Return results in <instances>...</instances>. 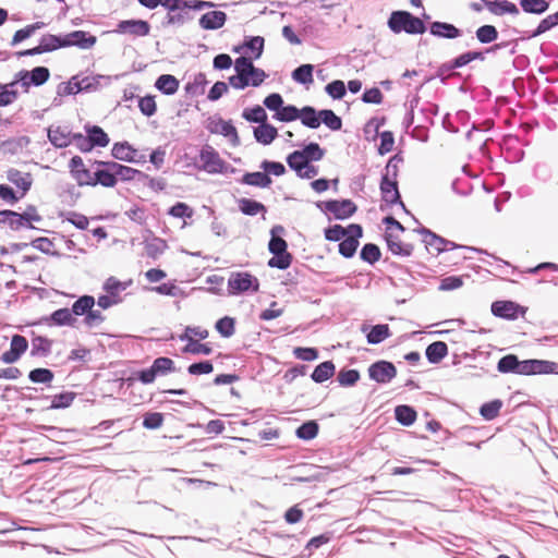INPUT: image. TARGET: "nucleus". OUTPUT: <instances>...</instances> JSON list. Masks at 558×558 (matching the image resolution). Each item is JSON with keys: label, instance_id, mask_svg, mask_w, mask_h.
<instances>
[{"label": "nucleus", "instance_id": "obj_1", "mask_svg": "<svg viewBox=\"0 0 558 558\" xmlns=\"http://www.w3.org/2000/svg\"><path fill=\"white\" fill-rule=\"evenodd\" d=\"M235 75L229 78V83L234 88H244L248 85L257 86L264 78L263 70L253 65L252 61L246 57H240L234 62Z\"/></svg>", "mask_w": 558, "mask_h": 558}, {"label": "nucleus", "instance_id": "obj_2", "mask_svg": "<svg viewBox=\"0 0 558 558\" xmlns=\"http://www.w3.org/2000/svg\"><path fill=\"white\" fill-rule=\"evenodd\" d=\"M383 221L387 226L385 239L389 251L395 255L410 256L414 246L401 240L404 227L391 216L384 218Z\"/></svg>", "mask_w": 558, "mask_h": 558}, {"label": "nucleus", "instance_id": "obj_3", "mask_svg": "<svg viewBox=\"0 0 558 558\" xmlns=\"http://www.w3.org/2000/svg\"><path fill=\"white\" fill-rule=\"evenodd\" d=\"M388 24L395 33L404 31L409 34H422L425 32V25L422 20L404 11L392 13Z\"/></svg>", "mask_w": 558, "mask_h": 558}, {"label": "nucleus", "instance_id": "obj_4", "mask_svg": "<svg viewBox=\"0 0 558 558\" xmlns=\"http://www.w3.org/2000/svg\"><path fill=\"white\" fill-rule=\"evenodd\" d=\"M228 290L231 294L257 292L259 290V281L247 271L232 272L228 280Z\"/></svg>", "mask_w": 558, "mask_h": 558}, {"label": "nucleus", "instance_id": "obj_5", "mask_svg": "<svg viewBox=\"0 0 558 558\" xmlns=\"http://www.w3.org/2000/svg\"><path fill=\"white\" fill-rule=\"evenodd\" d=\"M288 244L280 236H272L269 241L268 248L274 254L268 260V266L278 269H287L292 263V255L287 251Z\"/></svg>", "mask_w": 558, "mask_h": 558}, {"label": "nucleus", "instance_id": "obj_6", "mask_svg": "<svg viewBox=\"0 0 558 558\" xmlns=\"http://www.w3.org/2000/svg\"><path fill=\"white\" fill-rule=\"evenodd\" d=\"M175 371L174 362L169 357H157L151 366L146 369H142L136 373V378L145 384H151L155 381L158 375H166Z\"/></svg>", "mask_w": 558, "mask_h": 558}, {"label": "nucleus", "instance_id": "obj_7", "mask_svg": "<svg viewBox=\"0 0 558 558\" xmlns=\"http://www.w3.org/2000/svg\"><path fill=\"white\" fill-rule=\"evenodd\" d=\"M556 363L543 360H525L518 363V375L550 374L555 372Z\"/></svg>", "mask_w": 558, "mask_h": 558}, {"label": "nucleus", "instance_id": "obj_8", "mask_svg": "<svg viewBox=\"0 0 558 558\" xmlns=\"http://www.w3.org/2000/svg\"><path fill=\"white\" fill-rule=\"evenodd\" d=\"M397 375L396 366L388 361H378L368 367V376L378 384H387Z\"/></svg>", "mask_w": 558, "mask_h": 558}, {"label": "nucleus", "instance_id": "obj_9", "mask_svg": "<svg viewBox=\"0 0 558 558\" xmlns=\"http://www.w3.org/2000/svg\"><path fill=\"white\" fill-rule=\"evenodd\" d=\"M420 233L423 235L426 248L436 254L459 247L456 243L435 234L428 229L423 228L420 230Z\"/></svg>", "mask_w": 558, "mask_h": 558}, {"label": "nucleus", "instance_id": "obj_10", "mask_svg": "<svg viewBox=\"0 0 558 558\" xmlns=\"http://www.w3.org/2000/svg\"><path fill=\"white\" fill-rule=\"evenodd\" d=\"M49 70L45 66H37L32 71H21L17 78L22 84V92L26 93L31 84L41 85L49 78Z\"/></svg>", "mask_w": 558, "mask_h": 558}, {"label": "nucleus", "instance_id": "obj_11", "mask_svg": "<svg viewBox=\"0 0 558 558\" xmlns=\"http://www.w3.org/2000/svg\"><path fill=\"white\" fill-rule=\"evenodd\" d=\"M349 235H347L339 244V253L345 257H352L359 246V238L362 236V228L359 225L349 226Z\"/></svg>", "mask_w": 558, "mask_h": 558}, {"label": "nucleus", "instance_id": "obj_12", "mask_svg": "<svg viewBox=\"0 0 558 558\" xmlns=\"http://www.w3.org/2000/svg\"><path fill=\"white\" fill-rule=\"evenodd\" d=\"M199 159L203 169L209 173H218L223 170V160L220 158L219 154L210 146H206L202 149Z\"/></svg>", "mask_w": 558, "mask_h": 558}, {"label": "nucleus", "instance_id": "obj_13", "mask_svg": "<svg viewBox=\"0 0 558 558\" xmlns=\"http://www.w3.org/2000/svg\"><path fill=\"white\" fill-rule=\"evenodd\" d=\"M28 342L24 336L14 335L11 339L10 349L2 353L1 361L7 364L16 362L27 350Z\"/></svg>", "mask_w": 558, "mask_h": 558}, {"label": "nucleus", "instance_id": "obj_14", "mask_svg": "<svg viewBox=\"0 0 558 558\" xmlns=\"http://www.w3.org/2000/svg\"><path fill=\"white\" fill-rule=\"evenodd\" d=\"M150 26L146 21L143 20H126L121 21L116 32L119 34H128L135 37H144L149 34Z\"/></svg>", "mask_w": 558, "mask_h": 558}, {"label": "nucleus", "instance_id": "obj_15", "mask_svg": "<svg viewBox=\"0 0 558 558\" xmlns=\"http://www.w3.org/2000/svg\"><path fill=\"white\" fill-rule=\"evenodd\" d=\"M92 80L84 77L80 80L77 76H73L70 81L60 83L57 87V94L59 96L75 95L82 90H88L92 88Z\"/></svg>", "mask_w": 558, "mask_h": 558}, {"label": "nucleus", "instance_id": "obj_16", "mask_svg": "<svg viewBox=\"0 0 558 558\" xmlns=\"http://www.w3.org/2000/svg\"><path fill=\"white\" fill-rule=\"evenodd\" d=\"M380 192L383 202H385L387 205H395L400 203V205L404 207L400 199L397 180H391L389 175H384L380 182Z\"/></svg>", "mask_w": 558, "mask_h": 558}, {"label": "nucleus", "instance_id": "obj_17", "mask_svg": "<svg viewBox=\"0 0 558 558\" xmlns=\"http://www.w3.org/2000/svg\"><path fill=\"white\" fill-rule=\"evenodd\" d=\"M62 44L64 47L68 46H77L82 49L92 48L96 44V37L88 35L83 31H75L69 33L62 37Z\"/></svg>", "mask_w": 558, "mask_h": 558}, {"label": "nucleus", "instance_id": "obj_18", "mask_svg": "<svg viewBox=\"0 0 558 558\" xmlns=\"http://www.w3.org/2000/svg\"><path fill=\"white\" fill-rule=\"evenodd\" d=\"M207 130L214 134H220L231 141H238V132L230 121H225L220 118L209 119L207 122Z\"/></svg>", "mask_w": 558, "mask_h": 558}, {"label": "nucleus", "instance_id": "obj_19", "mask_svg": "<svg viewBox=\"0 0 558 558\" xmlns=\"http://www.w3.org/2000/svg\"><path fill=\"white\" fill-rule=\"evenodd\" d=\"M326 209L337 219H345L355 213L356 206L350 199L329 201L326 203Z\"/></svg>", "mask_w": 558, "mask_h": 558}, {"label": "nucleus", "instance_id": "obj_20", "mask_svg": "<svg viewBox=\"0 0 558 558\" xmlns=\"http://www.w3.org/2000/svg\"><path fill=\"white\" fill-rule=\"evenodd\" d=\"M520 310L521 306L512 301H495L492 304V313L506 319L517 318Z\"/></svg>", "mask_w": 558, "mask_h": 558}, {"label": "nucleus", "instance_id": "obj_21", "mask_svg": "<svg viewBox=\"0 0 558 558\" xmlns=\"http://www.w3.org/2000/svg\"><path fill=\"white\" fill-rule=\"evenodd\" d=\"M59 47H64V45L62 44V37H58L56 35L48 34V35H45L41 37L39 46H37L33 49H28V50L22 52V54L34 56V54L41 53L44 51L54 50Z\"/></svg>", "mask_w": 558, "mask_h": 558}, {"label": "nucleus", "instance_id": "obj_22", "mask_svg": "<svg viewBox=\"0 0 558 558\" xmlns=\"http://www.w3.org/2000/svg\"><path fill=\"white\" fill-rule=\"evenodd\" d=\"M99 166H106L116 172L117 179L120 178L123 181H132L142 172L134 168L123 166L114 161H97Z\"/></svg>", "mask_w": 558, "mask_h": 558}, {"label": "nucleus", "instance_id": "obj_23", "mask_svg": "<svg viewBox=\"0 0 558 558\" xmlns=\"http://www.w3.org/2000/svg\"><path fill=\"white\" fill-rule=\"evenodd\" d=\"M7 178L11 183L22 190L21 197L28 192L33 183L31 173H25L17 169L8 170Z\"/></svg>", "mask_w": 558, "mask_h": 558}, {"label": "nucleus", "instance_id": "obj_24", "mask_svg": "<svg viewBox=\"0 0 558 558\" xmlns=\"http://www.w3.org/2000/svg\"><path fill=\"white\" fill-rule=\"evenodd\" d=\"M227 15L222 11H210L202 15L199 25L204 29H218L226 23Z\"/></svg>", "mask_w": 558, "mask_h": 558}, {"label": "nucleus", "instance_id": "obj_25", "mask_svg": "<svg viewBox=\"0 0 558 558\" xmlns=\"http://www.w3.org/2000/svg\"><path fill=\"white\" fill-rule=\"evenodd\" d=\"M112 156L116 159L129 162H136L137 151L132 148L128 143H116L111 150Z\"/></svg>", "mask_w": 558, "mask_h": 558}, {"label": "nucleus", "instance_id": "obj_26", "mask_svg": "<svg viewBox=\"0 0 558 558\" xmlns=\"http://www.w3.org/2000/svg\"><path fill=\"white\" fill-rule=\"evenodd\" d=\"M277 129L268 123L263 122L254 129V136L257 142L268 145L277 137Z\"/></svg>", "mask_w": 558, "mask_h": 558}, {"label": "nucleus", "instance_id": "obj_27", "mask_svg": "<svg viewBox=\"0 0 558 558\" xmlns=\"http://www.w3.org/2000/svg\"><path fill=\"white\" fill-rule=\"evenodd\" d=\"M50 320L53 325L70 327H74L77 323L76 317H74L71 310L66 307L54 311L50 316Z\"/></svg>", "mask_w": 558, "mask_h": 558}, {"label": "nucleus", "instance_id": "obj_28", "mask_svg": "<svg viewBox=\"0 0 558 558\" xmlns=\"http://www.w3.org/2000/svg\"><path fill=\"white\" fill-rule=\"evenodd\" d=\"M22 92V84L16 78L10 84L4 85L3 90L0 92V105H10L16 100L17 94Z\"/></svg>", "mask_w": 558, "mask_h": 558}, {"label": "nucleus", "instance_id": "obj_29", "mask_svg": "<svg viewBox=\"0 0 558 558\" xmlns=\"http://www.w3.org/2000/svg\"><path fill=\"white\" fill-rule=\"evenodd\" d=\"M448 354V347L442 341H435L426 348V357L430 363H439Z\"/></svg>", "mask_w": 558, "mask_h": 558}, {"label": "nucleus", "instance_id": "obj_30", "mask_svg": "<svg viewBox=\"0 0 558 558\" xmlns=\"http://www.w3.org/2000/svg\"><path fill=\"white\" fill-rule=\"evenodd\" d=\"M335 364L331 361H326L317 365L312 373V379L315 383H324L335 374Z\"/></svg>", "mask_w": 558, "mask_h": 558}, {"label": "nucleus", "instance_id": "obj_31", "mask_svg": "<svg viewBox=\"0 0 558 558\" xmlns=\"http://www.w3.org/2000/svg\"><path fill=\"white\" fill-rule=\"evenodd\" d=\"M430 33L435 36L456 38L460 36V31L452 24L434 22L430 26Z\"/></svg>", "mask_w": 558, "mask_h": 558}, {"label": "nucleus", "instance_id": "obj_32", "mask_svg": "<svg viewBox=\"0 0 558 558\" xmlns=\"http://www.w3.org/2000/svg\"><path fill=\"white\" fill-rule=\"evenodd\" d=\"M95 306V299L92 295H83L78 298L72 305L71 312L73 316H85Z\"/></svg>", "mask_w": 558, "mask_h": 558}, {"label": "nucleus", "instance_id": "obj_33", "mask_svg": "<svg viewBox=\"0 0 558 558\" xmlns=\"http://www.w3.org/2000/svg\"><path fill=\"white\" fill-rule=\"evenodd\" d=\"M298 119L308 128L316 129L320 125L319 113H316L313 107H302L298 111Z\"/></svg>", "mask_w": 558, "mask_h": 558}, {"label": "nucleus", "instance_id": "obj_34", "mask_svg": "<svg viewBox=\"0 0 558 558\" xmlns=\"http://www.w3.org/2000/svg\"><path fill=\"white\" fill-rule=\"evenodd\" d=\"M93 178L95 185L100 184L105 187H113L118 182L116 172L110 168L95 171Z\"/></svg>", "mask_w": 558, "mask_h": 558}, {"label": "nucleus", "instance_id": "obj_35", "mask_svg": "<svg viewBox=\"0 0 558 558\" xmlns=\"http://www.w3.org/2000/svg\"><path fill=\"white\" fill-rule=\"evenodd\" d=\"M48 137L51 144L59 148L69 146L73 138L70 133L64 132L60 128L50 129Z\"/></svg>", "mask_w": 558, "mask_h": 558}, {"label": "nucleus", "instance_id": "obj_36", "mask_svg": "<svg viewBox=\"0 0 558 558\" xmlns=\"http://www.w3.org/2000/svg\"><path fill=\"white\" fill-rule=\"evenodd\" d=\"M23 216L13 210L0 211V225H8L12 230H19L23 227Z\"/></svg>", "mask_w": 558, "mask_h": 558}, {"label": "nucleus", "instance_id": "obj_37", "mask_svg": "<svg viewBox=\"0 0 558 558\" xmlns=\"http://www.w3.org/2000/svg\"><path fill=\"white\" fill-rule=\"evenodd\" d=\"M155 85L160 92L167 95H171L177 92L179 87V81L173 75L163 74L158 77Z\"/></svg>", "mask_w": 558, "mask_h": 558}, {"label": "nucleus", "instance_id": "obj_38", "mask_svg": "<svg viewBox=\"0 0 558 558\" xmlns=\"http://www.w3.org/2000/svg\"><path fill=\"white\" fill-rule=\"evenodd\" d=\"M391 336L389 326L387 324H379L374 326L367 333V342L377 344Z\"/></svg>", "mask_w": 558, "mask_h": 558}, {"label": "nucleus", "instance_id": "obj_39", "mask_svg": "<svg viewBox=\"0 0 558 558\" xmlns=\"http://www.w3.org/2000/svg\"><path fill=\"white\" fill-rule=\"evenodd\" d=\"M243 183L253 185L267 187L271 184V179L266 172H248L243 175Z\"/></svg>", "mask_w": 558, "mask_h": 558}, {"label": "nucleus", "instance_id": "obj_40", "mask_svg": "<svg viewBox=\"0 0 558 558\" xmlns=\"http://www.w3.org/2000/svg\"><path fill=\"white\" fill-rule=\"evenodd\" d=\"M209 336V331L201 326H187L182 335L179 336L181 341H196L204 340Z\"/></svg>", "mask_w": 558, "mask_h": 558}, {"label": "nucleus", "instance_id": "obj_41", "mask_svg": "<svg viewBox=\"0 0 558 558\" xmlns=\"http://www.w3.org/2000/svg\"><path fill=\"white\" fill-rule=\"evenodd\" d=\"M488 9L493 14L502 15L506 13L517 15L519 14V9L512 2L507 0L495 1L488 4Z\"/></svg>", "mask_w": 558, "mask_h": 558}, {"label": "nucleus", "instance_id": "obj_42", "mask_svg": "<svg viewBox=\"0 0 558 558\" xmlns=\"http://www.w3.org/2000/svg\"><path fill=\"white\" fill-rule=\"evenodd\" d=\"M476 59L483 60L484 59L483 53L476 52V51H469V52L462 53L461 56L457 57L451 62L446 63V68L448 70L462 68V66L466 65L468 63H470L471 61L476 60Z\"/></svg>", "mask_w": 558, "mask_h": 558}, {"label": "nucleus", "instance_id": "obj_43", "mask_svg": "<svg viewBox=\"0 0 558 558\" xmlns=\"http://www.w3.org/2000/svg\"><path fill=\"white\" fill-rule=\"evenodd\" d=\"M396 418L404 426L413 424L416 420V412L409 405H398L396 408Z\"/></svg>", "mask_w": 558, "mask_h": 558}, {"label": "nucleus", "instance_id": "obj_44", "mask_svg": "<svg viewBox=\"0 0 558 558\" xmlns=\"http://www.w3.org/2000/svg\"><path fill=\"white\" fill-rule=\"evenodd\" d=\"M240 210L247 216H255L259 213H265L266 207L256 201L250 198H242L239 201Z\"/></svg>", "mask_w": 558, "mask_h": 558}, {"label": "nucleus", "instance_id": "obj_45", "mask_svg": "<svg viewBox=\"0 0 558 558\" xmlns=\"http://www.w3.org/2000/svg\"><path fill=\"white\" fill-rule=\"evenodd\" d=\"M168 215L173 218L191 219L194 216V209L183 202H178L168 210Z\"/></svg>", "mask_w": 558, "mask_h": 558}, {"label": "nucleus", "instance_id": "obj_46", "mask_svg": "<svg viewBox=\"0 0 558 558\" xmlns=\"http://www.w3.org/2000/svg\"><path fill=\"white\" fill-rule=\"evenodd\" d=\"M519 359L514 354H507L502 356L497 364V369L500 373H513L517 374Z\"/></svg>", "mask_w": 558, "mask_h": 558}, {"label": "nucleus", "instance_id": "obj_47", "mask_svg": "<svg viewBox=\"0 0 558 558\" xmlns=\"http://www.w3.org/2000/svg\"><path fill=\"white\" fill-rule=\"evenodd\" d=\"M215 328L222 337L229 338L235 331V319L229 316H225L217 320Z\"/></svg>", "mask_w": 558, "mask_h": 558}, {"label": "nucleus", "instance_id": "obj_48", "mask_svg": "<svg viewBox=\"0 0 558 558\" xmlns=\"http://www.w3.org/2000/svg\"><path fill=\"white\" fill-rule=\"evenodd\" d=\"M520 4L523 11L533 14H542L549 7V3L546 0H521Z\"/></svg>", "mask_w": 558, "mask_h": 558}, {"label": "nucleus", "instance_id": "obj_49", "mask_svg": "<svg viewBox=\"0 0 558 558\" xmlns=\"http://www.w3.org/2000/svg\"><path fill=\"white\" fill-rule=\"evenodd\" d=\"M501 407L502 402L500 400H493L484 403L480 409V413L485 420L490 421L499 415Z\"/></svg>", "mask_w": 558, "mask_h": 558}, {"label": "nucleus", "instance_id": "obj_50", "mask_svg": "<svg viewBox=\"0 0 558 558\" xmlns=\"http://www.w3.org/2000/svg\"><path fill=\"white\" fill-rule=\"evenodd\" d=\"M360 256L364 262L374 264L379 260L381 253L376 244L367 243L362 247Z\"/></svg>", "mask_w": 558, "mask_h": 558}, {"label": "nucleus", "instance_id": "obj_51", "mask_svg": "<svg viewBox=\"0 0 558 558\" xmlns=\"http://www.w3.org/2000/svg\"><path fill=\"white\" fill-rule=\"evenodd\" d=\"M320 123H324L330 130L337 131L342 126L341 119L331 110L319 111Z\"/></svg>", "mask_w": 558, "mask_h": 558}, {"label": "nucleus", "instance_id": "obj_52", "mask_svg": "<svg viewBox=\"0 0 558 558\" xmlns=\"http://www.w3.org/2000/svg\"><path fill=\"white\" fill-rule=\"evenodd\" d=\"M271 110H275V118L284 121L290 122L298 119V107H268Z\"/></svg>", "mask_w": 558, "mask_h": 558}, {"label": "nucleus", "instance_id": "obj_53", "mask_svg": "<svg viewBox=\"0 0 558 558\" xmlns=\"http://www.w3.org/2000/svg\"><path fill=\"white\" fill-rule=\"evenodd\" d=\"M45 26V23L43 22H37V23H34V24H31V25H27L25 28H22V29H19L17 32H15L14 36H13V39H12V45L15 46L17 45L19 43L23 41L24 39L28 38L29 36H32L37 29H40Z\"/></svg>", "mask_w": 558, "mask_h": 558}, {"label": "nucleus", "instance_id": "obj_54", "mask_svg": "<svg viewBox=\"0 0 558 558\" xmlns=\"http://www.w3.org/2000/svg\"><path fill=\"white\" fill-rule=\"evenodd\" d=\"M318 434V424L315 421L303 423L298 429L296 435L301 439L310 440Z\"/></svg>", "mask_w": 558, "mask_h": 558}, {"label": "nucleus", "instance_id": "obj_55", "mask_svg": "<svg viewBox=\"0 0 558 558\" xmlns=\"http://www.w3.org/2000/svg\"><path fill=\"white\" fill-rule=\"evenodd\" d=\"M360 379V373L356 369H341L338 373L337 380L340 386H353Z\"/></svg>", "mask_w": 558, "mask_h": 558}, {"label": "nucleus", "instance_id": "obj_56", "mask_svg": "<svg viewBox=\"0 0 558 558\" xmlns=\"http://www.w3.org/2000/svg\"><path fill=\"white\" fill-rule=\"evenodd\" d=\"M287 162L290 168L295 170L299 173L303 171V169L307 166L306 157H304L301 150H295L290 154L287 158Z\"/></svg>", "mask_w": 558, "mask_h": 558}, {"label": "nucleus", "instance_id": "obj_57", "mask_svg": "<svg viewBox=\"0 0 558 558\" xmlns=\"http://www.w3.org/2000/svg\"><path fill=\"white\" fill-rule=\"evenodd\" d=\"M75 397H76V395L72 391H66V392H61V393L54 395L50 407L52 409L68 408L72 404Z\"/></svg>", "mask_w": 558, "mask_h": 558}, {"label": "nucleus", "instance_id": "obj_58", "mask_svg": "<svg viewBox=\"0 0 558 558\" xmlns=\"http://www.w3.org/2000/svg\"><path fill=\"white\" fill-rule=\"evenodd\" d=\"M558 25V11L554 14L546 16L542 20L537 26V28L531 34V37H537L543 33L551 29L554 26Z\"/></svg>", "mask_w": 558, "mask_h": 558}, {"label": "nucleus", "instance_id": "obj_59", "mask_svg": "<svg viewBox=\"0 0 558 558\" xmlns=\"http://www.w3.org/2000/svg\"><path fill=\"white\" fill-rule=\"evenodd\" d=\"M292 77L302 84H307L313 81V65L303 64L295 69L292 73Z\"/></svg>", "mask_w": 558, "mask_h": 558}, {"label": "nucleus", "instance_id": "obj_60", "mask_svg": "<svg viewBox=\"0 0 558 558\" xmlns=\"http://www.w3.org/2000/svg\"><path fill=\"white\" fill-rule=\"evenodd\" d=\"M87 138L90 141V143H93V147L94 146L105 147L109 143L108 135L99 126H93L88 131Z\"/></svg>", "mask_w": 558, "mask_h": 558}, {"label": "nucleus", "instance_id": "obj_61", "mask_svg": "<svg viewBox=\"0 0 558 558\" xmlns=\"http://www.w3.org/2000/svg\"><path fill=\"white\" fill-rule=\"evenodd\" d=\"M182 352L190 353V354L209 355L213 352V348L208 343L191 341V342H187L185 347H183Z\"/></svg>", "mask_w": 558, "mask_h": 558}, {"label": "nucleus", "instance_id": "obj_62", "mask_svg": "<svg viewBox=\"0 0 558 558\" xmlns=\"http://www.w3.org/2000/svg\"><path fill=\"white\" fill-rule=\"evenodd\" d=\"M165 421L163 414L160 412H147L144 415L143 426L147 429H157L162 426Z\"/></svg>", "mask_w": 558, "mask_h": 558}, {"label": "nucleus", "instance_id": "obj_63", "mask_svg": "<svg viewBox=\"0 0 558 558\" xmlns=\"http://www.w3.org/2000/svg\"><path fill=\"white\" fill-rule=\"evenodd\" d=\"M498 37V32L497 29L492 26V25H484V26H481L477 31H476V38L483 43V44H489L494 40H496Z\"/></svg>", "mask_w": 558, "mask_h": 558}, {"label": "nucleus", "instance_id": "obj_64", "mask_svg": "<svg viewBox=\"0 0 558 558\" xmlns=\"http://www.w3.org/2000/svg\"><path fill=\"white\" fill-rule=\"evenodd\" d=\"M243 118H245L247 121L260 124L267 120V113L264 107H253L244 110Z\"/></svg>", "mask_w": 558, "mask_h": 558}]
</instances>
